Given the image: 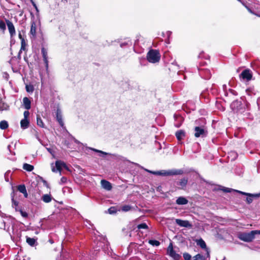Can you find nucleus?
Here are the masks:
<instances>
[{"label":"nucleus","instance_id":"obj_1","mask_svg":"<svg viewBox=\"0 0 260 260\" xmlns=\"http://www.w3.org/2000/svg\"><path fill=\"white\" fill-rule=\"evenodd\" d=\"M257 235H260V230L251 231L249 233H239L237 237L240 240L243 241L250 242L255 239Z\"/></svg>","mask_w":260,"mask_h":260},{"label":"nucleus","instance_id":"obj_4","mask_svg":"<svg viewBox=\"0 0 260 260\" xmlns=\"http://www.w3.org/2000/svg\"><path fill=\"white\" fill-rule=\"evenodd\" d=\"M167 254L175 260H179L181 255L177 253L173 249V244L171 242L167 248Z\"/></svg>","mask_w":260,"mask_h":260},{"label":"nucleus","instance_id":"obj_39","mask_svg":"<svg viewBox=\"0 0 260 260\" xmlns=\"http://www.w3.org/2000/svg\"><path fill=\"white\" fill-rule=\"evenodd\" d=\"M26 43H25V40H22V41H21V49L20 50H24L25 49V46H26Z\"/></svg>","mask_w":260,"mask_h":260},{"label":"nucleus","instance_id":"obj_40","mask_svg":"<svg viewBox=\"0 0 260 260\" xmlns=\"http://www.w3.org/2000/svg\"><path fill=\"white\" fill-rule=\"evenodd\" d=\"M26 89L27 92H32L34 91V87L32 85H26Z\"/></svg>","mask_w":260,"mask_h":260},{"label":"nucleus","instance_id":"obj_11","mask_svg":"<svg viewBox=\"0 0 260 260\" xmlns=\"http://www.w3.org/2000/svg\"><path fill=\"white\" fill-rule=\"evenodd\" d=\"M101 184L102 188L108 191L111 190L112 187L110 182L103 179L101 180Z\"/></svg>","mask_w":260,"mask_h":260},{"label":"nucleus","instance_id":"obj_25","mask_svg":"<svg viewBox=\"0 0 260 260\" xmlns=\"http://www.w3.org/2000/svg\"><path fill=\"white\" fill-rule=\"evenodd\" d=\"M34 166L28 164H24L23 166V169L26 171L30 172L34 170Z\"/></svg>","mask_w":260,"mask_h":260},{"label":"nucleus","instance_id":"obj_27","mask_svg":"<svg viewBox=\"0 0 260 260\" xmlns=\"http://www.w3.org/2000/svg\"><path fill=\"white\" fill-rule=\"evenodd\" d=\"M37 125L41 127H45V124L43 122L42 119L41 118V117L39 116H37Z\"/></svg>","mask_w":260,"mask_h":260},{"label":"nucleus","instance_id":"obj_41","mask_svg":"<svg viewBox=\"0 0 260 260\" xmlns=\"http://www.w3.org/2000/svg\"><path fill=\"white\" fill-rule=\"evenodd\" d=\"M23 115H24V118L23 119H28V116L29 115V111L27 110V111H25L24 112Z\"/></svg>","mask_w":260,"mask_h":260},{"label":"nucleus","instance_id":"obj_31","mask_svg":"<svg viewBox=\"0 0 260 260\" xmlns=\"http://www.w3.org/2000/svg\"><path fill=\"white\" fill-rule=\"evenodd\" d=\"M148 243L152 246H158L160 244V242L155 240H150Z\"/></svg>","mask_w":260,"mask_h":260},{"label":"nucleus","instance_id":"obj_35","mask_svg":"<svg viewBox=\"0 0 260 260\" xmlns=\"http://www.w3.org/2000/svg\"><path fill=\"white\" fill-rule=\"evenodd\" d=\"M17 211H19L22 217L24 218L28 217V214L26 212L23 211L21 209H19Z\"/></svg>","mask_w":260,"mask_h":260},{"label":"nucleus","instance_id":"obj_37","mask_svg":"<svg viewBox=\"0 0 260 260\" xmlns=\"http://www.w3.org/2000/svg\"><path fill=\"white\" fill-rule=\"evenodd\" d=\"M90 149L95 151V152H98V153H100L101 154H102L103 155H107L108 153L105 152H104V151H102L101 150H98V149H94V148H89Z\"/></svg>","mask_w":260,"mask_h":260},{"label":"nucleus","instance_id":"obj_43","mask_svg":"<svg viewBox=\"0 0 260 260\" xmlns=\"http://www.w3.org/2000/svg\"><path fill=\"white\" fill-rule=\"evenodd\" d=\"M246 201L248 204L251 203L252 202V197H249L247 198Z\"/></svg>","mask_w":260,"mask_h":260},{"label":"nucleus","instance_id":"obj_24","mask_svg":"<svg viewBox=\"0 0 260 260\" xmlns=\"http://www.w3.org/2000/svg\"><path fill=\"white\" fill-rule=\"evenodd\" d=\"M9 126L8 122L6 120H2L0 122V128L2 129H6Z\"/></svg>","mask_w":260,"mask_h":260},{"label":"nucleus","instance_id":"obj_9","mask_svg":"<svg viewBox=\"0 0 260 260\" xmlns=\"http://www.w3.org/2000/svg\"><path fill=\"white\" fill-rule=\"evenodd\" d=\"M176 223L181 227L188 228L191 226V224L187 220H183L179 219H176Z\"/></svg>","mask_w":260,"mask_h":260},{"label":"nucleus","instance_id":"obj_18","mask_svg":"<svg viewBox=\"0 0 260 260\" xmlns=\"http://www.w3.org/2000/svg\"><path fill=\"white\" fill-rule=\"evenodd\" d=\"M31 35L33 38H35L36 36V24L35 22H32L31 24V28L30 30Z\"/></svg>","mask_w":260,"mask_h":260},{"label":"nucleus","instance_id":"obj_17","mask_svg":"<svg viewBox=\"0 0 260 260\" xmlns=\"http://www.w3.org/2000/svg\"><path fill=\"white\" fill-rule=\"evenodd\" d=\"M55 166L56 167V170H57L60 172L61 168L65 167L66 164L63 162H62L60 160H57L55 162Z\"/></svg>","mask_w":260,"mask_h":260},{"label":"nucleus","instance_id":"obj_7","mask_svg":"<svg viewBox=\"0 0 260 260\" xmlns=\"http://www.w3.org/2000/svg\"><path fill=\"white\" fill-rule=\"evenodd\" d=\"M200 75L205 79H210L211 76L210 71L208 69H200Z\"/></svg>","mask_w":260,"mask_h":260},{"label":"nucleus","instance_id":"obj_33","mask_svg":"<svg viewBox=\"0 0 260 260\" xmlns=\"http://www.w3.org/2000/svg\"><path fill=\"white\" fill-rule=\"evenodd\" d=\"M137 228L138 229H147L148 228V225L145 223H142L138 225Z\"/></svg>","mask_w":260,"mask_h":260},{"label":"nucleus","instance_id":"obj_2","mask_svg":"<svg viewBox=\"0 0 260 260\" xmlns=\"http://www.w3.org/2000/svg\"><path fill=\"white\" fill-rule=\"evenodd\" d=\"M146 172L155 175L168 176L176 175H181L183 174V171L181 170H161L158 171H152L146 169H144Z\"/></svg>","mask_w":260,"mask_h":260},{"label":"nucleus","instance_id":"obj_22","mask_svg":"<svg viewBox=\"0 0 260 260\" xmlns=\"http://www.w3.org/2000/svg\"><path fill=\"white\" fill-rule=\"evenodd\" d=\"M42 200L45 203H50L52 201V197L50 194H45L42 197Z\"/></svg>","mask_w":260,"mask_h":260},{"label":"nucleus","instance_id":"obj_45","mask_svg":"<svg viewBox=\"0 0 260 260\" xmlns=\"http://www.w3.org/2000/svg\"><path fill=\"white\" fill-rule=\"evenodd\" d=\"M231 189L230 188H224L222 190L224 191V192H231Z\"/></svg>","mask_w":260,"mask_h":260},{"label":"nucleus","instance_id":"obj_51","mask_svg":"<svg viewBox=\"0 0 260 260\" xmlns=\"http://www.w3.org/2000/svg\"><path fill=\"white\" fill-rule=\"evenodd\" d=\"M207 256L208 257L209 256V253L208 251L207 252Z\"/></svg>","mask_w":260,"mask_h":260},{"label":"nucleus","instance_id":"obj_47","mask_svg":"<svg viewBox=\"0 0 260 260\" xmlns=\"http://www.w3.org/2000/svg\"><path fill=\"white\" fill-rule=\"evenodd\" d=\"M242 4H243V5H244L246 8V9L248 10V11L249 12H250V13H252V11L251 10V9H250L249 8H248L247 6H246V5H245V4H244L243 3H242Z\"/></svg>","mask_w":260,"mask_h":260},{"label":"nucleus","instance_id":"obj_48","mask_svg":"<svg viewBox=\"0 0 260 260\" xmlns=\"http://www.w3.org/2000/svg\"><path fill=\"white\" fill-rule=\"evenodd\" d=\"M31 2V4L32 5H33V6L36 8V9H37V5L35 3V2L32 1V0H30Z\"/></svg>","mask_w":260,"mask_h":260},{"label":"nucleus","instance_id":"obj_5","mask_svg":"<svg viewBox=\"0 0 260 260\" xmlns=\"http://www.w3.org/2000/svg\"><path fill=\"white\" fill-rule=\"evenodd\" d=\"M252 74L249 69L244 70L240 75V78L247 81L250 80L252 78Z\"/></svg>","mask_w":260,"mask_h":260},{"label":"nucleus","instance_id":"obj_50","mask_svg":"<svg viewBox=\"0 0 260 260\" xmlns=\"http://www.w3.org/2000/svg\"><path fill=\"white\" fill-rule=\"evenodd\" d=\"M49 242H50L51 244H52V243H53V241H52V240H50L49 241Z\"/></svg>","mask_w":260,"mask_h":260},{"label":"nucleus","instance_id":"obj_42","mask_svg":"<svg viewBox=\"0 0 260 260\" xmlns=\"http://www.w3.org/2000/svg\"><path fill=\"white\" fill-rule=\"evenodd\" d=\"M109 213L113 214L114 213H115V210L114 207H111L108 210Z\"/></svg>","mask_w":260,"mask_h":260},{"label":"nucleus","instance_id":"obj_44","mask_svg":"<svg viewBox=\"0 0 260 260\" xmlns=\"http://www.w3.org/2000/svg\"><path fill=\"white\" fill-rule=\"evenodd\" d=\"M67 178L66 177H62L61 179H60V181L62 183H64L67 182Z\"/></svg>","mask_w":260,"mask_h":260},{"label":"nucleus","instance_id":"obj_52","mask_svg":"<svg viewBox=\"0 0 260 260\" xmlns=\"http://www.w3.org/2000/svg\"><path fill=\"white\" fill-rule=\"evenodd\" d=\"M75 142L77 143H79V142L77 140H75Z\"/></svg>","mask_w":260,"mask_h":260},{"label":"nucleus","instance_id":"obj_20","mask_svg":"<svg viewBox=\"0 0 260 260\" xmlns=\"http://www.w3.org/2000/svg\"><path fill=\"white\" fill-rule=\"evenodd\" d=\"M241 105V102L238 101H235L231 104V107L233 109L238 111L239 110V106Z\"/></svg>","mask_w":260,"mask_h":260},{"label":"nucleus","instance_id":"obj_30","mask_svg":"<svg viewBox=\"0 0 260 260\" xmlns=\"http://www.w3.org/2000/svg\"><path fill=\"white\" fill-rule=\"evenodd\" d=\"M206 258L201 254H198L192 257V260H205Z\"/></svg>","mask_w":260,"mask_h":260},{"label":"nucleus","instance_id":"obj_38","mask_svg":"<svg viewBox=\"0 0 260 260\" xmlns=\"http://www.w3.org/2000/svg\"><path fill=\"white\" fill-rule=\"evenodd\" d=\"M0 29L3 30H5L6 29V24L2 20L0 21Z\"/></svg>","mask_w":260,"mask_h":260},{"label":"nucleus","instance_id":"obj_46","mask_svg":"<svg viewBox=\"0 0 260 260\" xmlns=\"http://www.w3.org/2000/svg\"><path fill=\"white\" fill-rule=\"evenodd\" d=\"M18 37L20 39L21 41H22V40H25L22 37L20 32H19L18 34Z\"/></svg>","mask_w":260,"mask_h":260},{"label":"nucleus","instance_id":"obj_28","mask_svg":"<svg viewBox=\"0 0 260 260\" xmlns=\"http://www.w3.org/2000/svg\"><path fill=\"white\" fill-rule=\"evenodd\" d=\"M11 197H12V206H13V207L15 208L16 211H17L19 209L18 207V202L14 200V196L12 194H11Z\"/></svg>","mask_w":260,"mask_h":260},{"label":"nucleus","instance_id":"obj_8","mask_svg":"<svg viewBox=\"0 0 260 260\" xmlns=\"http://www.w3.org/2000/svg\"><path fill=\"white\" fill-rule=\"evenodd\" d=\"M194 136L197 138L203 137L205 135V131L204 129L201 127L196 126L194 128Z\"/></svg>","mask_w":260,"mask_h":260},{"label":"nucleus","instance_id":"obj_23","mask_svg":"<svg viewBox=\"0 0 260 260\" xmlns=\"http://www.w3.org/2000/svg\"><path fill=\"white\" fill-rule=\"evenodd\" d=\"M187 182V179L184 178L181 179L178 182V184L181 186L180 188L183 189L186 186Z\"/></svg>","mask_w":260,"mask_h":260},{"label":"nucleus","instance_id":"obj_53","mask_svg":"<svg viewBox=\"0 0 260 260\" xmlns=\"http://www.w3.org/2000/svg\"><path fill=\"white\" fill-rule=\"evenodd\" d=\"M238 1H239V2H241V3H242V2H241V0H238Z\"/></svg>","mask_w":260,"mask_h":260},{"label":"nucleus","instance_id":"obj_14","mask_svg":"<svg viewBox=\"0 0 260 260\" xmlns=\"http://www.w3.org/2000/svg\"><path fill=\"white\" fill-rule=\"evenodd\" d=\"M56 119L61 126H63V122L62 119V115L59 110H57L56 112Z\"/></svg>","mask_w":260,"mask_h":260},{"label":"nucleus","instance_id":"obj_6","mask_svg":"<svg viewBox=\"0 0 260 260\" xmlns=\"http://www.w3.org/2000/svg\"><path fill=\"white\" fill-rule=\"evenodd\" d=\"M6 22L8 28L10 36L11 38H12L16 35V31H15V27H14L13 23L11 21H10L9 20H6Z\"/></svg>","mask_w":260,"mask_h":260},{"label":"nucleus","instance_id":"obj_26","mask_svg":"<svg viewBox=\"0 0 260 260\" xmlns=\"http://www.w3.org/2000/svg\"><path fill=\"white\" fill-rule=\"evenodd\" d=\"M238 192L240 193L241 194H244L248 196V197H255V198H259L260 197V192L259 193H255V194H251L249 193H246L244 192H242L241 191H237Z\"/></svg>","mask_w":260,"mask_h":260},{"label":"nucleus","instance_id":"obj_29","mask_svg":"<svg viewBox=\"0 0 260 260\" xmlns=\"http://www.w3.org/2000/svg\"><path fill=\"white\" fill-rule=\"evenodd\" d=\"M198 245L200 246L202 248H206V244L205 241L202 239H200L197 241Z\"/></svg>","mask_w":260,"mask_h":260},{"label":"nucleus","instance_id":"obj_36","mask_svg":"<svg viewBox=\"0 0 260 260\" xmlns=\"http://www.w3.org/2000/svg\"><path fill=\"white\" fill-rule=\"evenodd\" d=\"M121 209L123 211L127 212L131 209V207L129 205H124L122 207Z\"/></svg>","mask_w":260,"mask_h":260},{"label":"nucleus","instance_id":"obj_15","mask_svg":"<svg viewBox=\"0 0 260 260\" xmlns=\"http://www.w3.org/2000/svg\"><path fill=\"white\" fill-rule=\"evenodd\" d=\"M29 122L28 119H23L20 121L21 127L22 129H26L29 126Z\"/></svg>","mask_w":260,"mask_h":260},{"label":"nucleus","instance_id":"obj_34","mask_svg":"<svg viewBox=\"0 0 260 260\" xmlns=\"http://www.w3.org/2000/svg\"><path fill=\"white\" fill-rule=\"evenodd\" d=\"M184 260H191V256L188 253H184L183 254Z\"/></svg>","mask_w":260,"mask_h":260},{"label":"nucleus","instance_id":"obj_49","mask_svg":"<svg viewBox=\"0 0 260 260\" xmlns=\"http://www.w3.org/2000/svg\"><path fill=\"white\" fill-rule=\"evenodd\" d=\"M52 171L53 172H56V170L55 169V168L54 167H52Z\"/></svg>","mask_w":260,"mask_h":260},{"label":"nucleus","instance_id":"obj_10","mask_svg":"<svg viewBox=\"0 0 260 260\" xmlns=\"http://www.w3.org/2000/svg\"><path fill=\"white\" fill-rule=\"evenodd\" d=\"M41 52L43 55V60L44 61V62L45 63V67L46 70H48V55H47V50L43 47L41 49Z\"/></svg>","mask_w":260,"mask_h":260},{"label":"nucleus","instance_id":"obj_13","mask_svg":"<svg viewBox=\"0 0 260 260\" xmlns=\"http://www.w3.org/2000/svg\"><path fill=\"white\" fill-rule=\"evenodd\" d=\"M178 205H186L188 203V200L183 197H179L176 201Z\"/></svg>","mask_w":260,"mask_h":260},{"label":"nucleus","instance_id":"obj_3","mask_svg":"<svg viewBox=\"0 0 260 260\" xmlns=\"http://www.w3.org/2000/svg\"><path fill=\"white\" fill-rule=\"evenodd\" d=\"M147 58L150 62L155 63L159 61L160 55L158 51L152 49L147 53Z\"/></svg>","mask_w":260,"mask_h":260},{"label":"nucleus","instance_id":"obj_21","mask_svg":"<svg viewBox=\"0 0 260 260\" xmlns=\"http://www.w3.org/2000/svg\"><path fill=\"white\" fill-rule=\"evenodd\" d=\"M9 108V106L8 104L4 103L2 99H0V112L8 110Z\"/></svg>","mask_w":260,"mask_h":260},{"label":"nucleus","instance_id":"obj_32","mask_svg":"<svg viewBox=\"0 0 260 260\" xmlns=\"http://www.w3.org/2000/svg\"><path fill=\"white\" fill-rule=\"evenodd\" d=\"M26 242L29 245L33 246L35 243L36 240L34 238H27Z\"/></svg>","mask_w":260,"mask_h":260},{"label":"nucleus","instance_id":"obj_16","mask_svg":"<svg viewBox=\"0 0 260 260\" xmlns=\"http://www.w3.org/2000/svg\"><path fill=\"white\" fill-rule=\"evenodd\" d=\"M18 190L24 194L25 198L27 197V193L24 185H20L18 186Z\"/></svg>","mask_w":260,"mask_h":260},{"label":"nucleus","instance_id":"obj_19","mask_svg":"<svg viewBox=\"0 0 260 260\" xmlns=\"http://www.w3.org/2000/svg\"><path fill=\"white\" fill-rule=\"evenodd\" d=\"M185 135V132L183 130H179L176 133V136L178 140H182Z\"/></svg>","mask_w":260,"mask_h":260},{"label":"nucleus","instance_id":"obj_12","mask_svg":"<svg viewBox=\"0 0 260 260\" xmlns=\"http://www.w3.org/2000/svg\"><path fill=\"white\" fill-rule=\"evenodd\" d=\"M23 105L26 110H29L31 107V102L29 99L25 97L23 99Z\"/></svg>","mask_w":260,"mask_h":260}]
</instances>
